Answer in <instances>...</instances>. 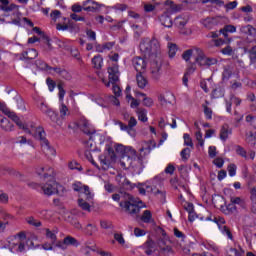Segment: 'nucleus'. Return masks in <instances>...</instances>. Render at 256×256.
I'll return each instance as SVG.
<instances>
[{"label": "nucleus", "mask_w": 256, "mask_h": 256, "mask_svg": "<svg viewBox=\"0 0 256 256\" xmlns=\"http://www.w3.org/2000/svg\"><path fill=\"white\" fill-rule=\"evenodd\" d=\"M240 33L244 35H255L256 29L251 25L240 26Z\"/></svg>", "instance_id": "4c0bfd02"}, {"label": "nucleus", "mask_w": 256, "mask_h": 256, "mask_svg": "<svg viewBox=\"0 0 256 256\" xmlns=\"http://www.w3.org/2000/svg\"><path fill=\"white\" fill-rule=\"evenodd\" d=\"M92 65L94 69H101L103 67V57L101 55H96L92 58Z\"/></svg>", "instance_id": "58836bf2"}, {"label": "nucleus", "mask_w": 256, "mask_h": 256, "mask_svg": "<svg viewBox=\"0 0 256 256\" xmlns=\"http://www.w3.org/2000/svg\"><path fill=\"white\" fill-rule=\"evenodd\" d=\"M114 147L116 153H120L122 157H135V149L131 146H123V144H112V148Z\"/></svg>", "instance_id": "a211bd4d"}, {"label": "nucleus", "mask_w": 256, "mask_h": 256, "mask_svg": "<svg viewBox=\"0 0 256 256\" xmlns=\"http://www.w3.org/2000/svg\"><path fill=\"white\" fill-rule=\"evenodd\" d=\"M194 126L197 131L195 133L196 140L198 141V145L201 147H205V140H203V133H201V129H199V123L195 122Z\"/></svg>", "instance_id": "7c9ffc66"}, {"label": "nucleus", "mask_w": 256, "mask_h": 256, "mask_svg": "<svg viewBox=\"0 0 256 256\" xmlns=\"http://www.w3.org/2000/svg\"><path fill=\"white\" fill-rule=\"evenodd\" d=\"M92 101H94V103H96L100 107H109V102L103 96H94L92 98Z\"/></svg>", "instance_id": "c9c22d12"}, {"label": "nucleus", "mask_w": 256, "mask_h": 256, "mask_svg": "<svg viewBox=\"0 0 256 256\" xmlns=\"http://www.w3.org/2000/svg\"><path fill=\"white\" fill-rule=\"evenodd\" d=\"M195 61L200 67H211V65H216L217 63V59L205 56L203 50L199 48L196 50Z\"/></svg>", "instance_id": "9b49d317"}, {"label": "nucleus", "mask_w": 256, "mask_h": 256, "mask_svg": "<svg viewBox=\"0 0 256 256\" xmlns=\"http://www.w3.org/2000/svg\"><path fill=\"white\" fill-rule=\"evenodd\" d=\"M44 233L46 235V239H49L52 243H58L59 240H57V233H59V230L57 228L54 229H49L46 228L44 229Z\"/></svg>", "instance_id": "b1692460"}, {"label": "nucleus", "mask_w": 256, "mask_h": 256, "mask_svg": "<svg viewBox=\"0 0 256 256\" xmlns=\"http://www.w3.org/2000/svg\"><path fill=\"white\" fill-rule=\"evenodd\" d=\"M136 114L138 115L139 121L142 123H147L149 118L147 117V110L145 108H137Z\"/></svg>", "instance_id": "72a5a7b5"}, {"label": "nucleus", "mask_w": 256, "mask_h": 256, "mask_svg": "<svg viewBox=\"0 0 256 256\" xmlns=\"http://www.w3.org/2000/svg\"><path fill=\"white\" fill-rule=\"evenodd\" d=\"M99 161L104 169H109L117 161V154L113 150V143L109 141L105 142L104 154L99 156Z\"/></svg>", "instance_id": "1a4fd4ad"}, {"label": "nucleus", "mask_w": 256, "mask_h": 256, "mask_svg": "<svg viewBox=\"0 0 256 256\" xmlns=\"http://www.w3.org/2000/svg\"><path fill=\"white\" fill-rule=\"evenodd\" d=\"M228 175L230 177H235L237 175V165L235 164L228 165Z\"/></svg>", "instance_id": "0e129e2a"}, {"label": "nucleus", "mask_w": 256, "mask_h": 256, "mask_svg": "<svg viewBox=\"0 0 256 256\" xmlns=\"http://www.w3.org/2000/svg\"><path fill=\"white\" fill-rule=\"evenodd\" d=\"M36 173L38 175H42L44 179L51 177L46 184L41 186V190L43 191L44 195H55V193H61V191H63V186L53 179V177H55V170L53 168L49 166L39 167L37 168Z\"/></svg>", "instance_id": "20e7f679"}, {"label": "nucleus", "mask_w": 256, "mask_h": 256, "mask_svg": "<svg viewBox=\"0 0 256 256\" xmlns=\"http://www.w3.org/2000/svg\"><path fill=\"white\" fill-rule=\"evenodd\" d=\"M201 246L205 247L208 251H213V253H219V247H217V244H215L213 241H202Z\"/></svg>", "instance_id": "cd10ccee"}, {"label": "nucleus", "mask_w": 256, "mask_h": 256, "mask_svg": "<svg viewBox=\"0 0 256 256\" xmlns=\"http://www.w3.org/2000/svg\"><path fill=\"white\" fill-rule=\"evenodd\" d=\"M153 219V215L151 214V211L145 210L142 214L141 220L143 223H151Z\"/></svg>", "instance_id": "3c124183"}, {"label": "nucleus", "mask_w": 256, "mask_h": 256, "mask_svg": "<svg viewBox=\"0 0 256 256\" xmlns=\"http://www.w3.org/2000/svg\"><path fill=\"white\" fill-rule=\"evenodd\" d=\"M137 85L140 89H145L147 87V78L142 76L141 74H138L136 76Z\"/></svg>", "instance_id": "37998d69"}, {"label": "nucleus", "mask_w": 256, "mask_h": 256, "mask_svg": "<svg viewBox=\"0 0 256 256\" xmlns=\"http://www.w3.org/2000/svg\"><path fill=\"white\" fill-rule=\"evenodd\" d=\"M187 23H189V16L185 14H182L174 19V24L179 29H183Z\"/></svg>", "instance_id": "a878e982"}, {"label": "nucleus", "mask_w": 256, "mask_h": 256, "mask_svg": "<svg viewBox=\"0 0 256 256\" xmlns=\"http://www.w3.org/2000/svg\"><path fill=\"white\" fill-rule=\"evenodd\" d=\"M97 231H99V229L97 228V226L95 224H88L84 229L85 234L90 235V236L95 235V233H97Z\"/></svg>", "instance_id": "79ce46f5"}, {"label": "nucleus", "mask_w": 256, "mask_h": 256, "mask_svg": "<svg viewBox=\"0 0 256 256\" xmlns=\"http://www.w3.org/2000/svg\"><path fill=\"white\" fill-rule=\"evenodd\" d=\"M46 115L49 117V119L53 123H57L58 125H61V122L59 121V118H58L57 114L55 113V111L50 109Z\"/></svg>", "instance_id": "864d4df0"}, {"label": "nucleus", "mask_w": 256, "mask_h": 256, "mask_svg": "<svg viewBox=\"0 0 256 256\" xmlns=\"http://www.w3.org/2000/svg\"><path fill=\"white\" fill-rule=\"evenodd\" d=\"M0 111H2V113H4L10 119H12V121L16 123L19 129H23V131H25V129L27 128V124H23V122L21 121V118H19V116H17L15 112L9 111V108H7V105H5V103L3 102H0Z\"/></svg>", "instance_id": "ddd939ff"}, {"label": "nucleus", "mask_w": 256, "mask_h": 256, "mask_svg": "<svg viewBox=\"0 0 256 256\" xmlns=\"http://www.w3.org/2000/svg\"><path fill=\"white\" fill-rule=\"evenodd\" d=\"M108 75L109 82H107L105 79H102V82L104 83V85H106V87H111L112 83V90L114 95H116V97H120L121 88L119 87V85L115 84L117 83V81H119V76L121 75V73L119 72V65L115 64L112 67H108Z\"/></svg>", "instance_id": "6e6552de"}, {"label": "nucleus", "mask_w": 256, "mask_h": 256, "mask_svg": "<svg viewBox=\"0 0 256 256\" xmlns=\"http://www.w3.org/2000/svg\"><path fill=\"white\" fill-rule=\"evenodd\" d=\"M0 23H5V14L11 11H15V9H19V7L13 3H9V0H0Z\"/></svg>", "instance_id": "dca6fc26"}, {"label": "nucleus", "mask_w": 256, "mask_h": 256, "mask_svg": "<svg viewBox=\"0 0 256 256\" xmlns=\"http://www.w3.org/2000/svg\"><path fill=\"white\" fill-rule=\"evenodd\" d=\"M222 77L224 80L231 79V77H235V74H233V68H231L230 66L225 67Z\"/></svg>", "instance_id": "09e8293b"}, {"label": "nucleus", "mask_w": 256, "mask_h": 256, "mask_svg": "<svg viewBox=\"0 0 256 256\" xmlns=\"http://www.w3.org/2000/svg\"><path fill=\"white\" fill-rule=\"evenodd\" d=\"M183 139L184 145H186V147H191L193 149V139H191V136L186 133L183 135Z\"/></svg>", "instance_id": "e2e57ef3"}, {"label": "nucleus", "mask_w": 256, "mask_h": 256, "mask_svg": "<svg viewBox=\"0 0 256 256\" xmlns=\"http://www.w3.org/2000/svg\"><path fill=\"white\" fill-rule=\"evenodd\" d=\"M161 49V44L156 38H144L140 43V51L144 55H148L150 59V69L153 79L159 80L161 77V58L158 53Z\"/></svg>", "instance_id": "f257e3e1"}, {"label": "nucleus", "mask_w": 256, "mask_h": 256, "mask_svg": "<svg viewBox=\"0 0 256 256\" xmlns=\"http://www.w3.org/2000/svg\"><path fill=\"white\" fill-rule=\"evenodd\" d=\"M39 54L35 49H29L21 54L20 59H36Z\"/></svg>", "instance_id": "f704fd0d"}, {"label": "nucleus", "mask_w": 256, "mask_h": 256, "mask_svg": "<svg viewBox=\"0 0 256 256\" xmlns=\"http://www.w3.org/2000/svg\"><path fill=\"white\" fill-rule=\"evenodd\" d=\"M72 189L73 191L78 193V199L81 197H86L89 194H93V191H91V188H89V186L81 182H74L72 184Z\"/></svg>", "instance_id": "f3484780"}, {"label": "nucleus", "mask_w": 256, "mask_h": 256, "mask_svg": "<svg viewBox=\"0 0 256 256\" xmlns=\"http://www.w3.org/2000/svg\"><path fill=\"white\" fill-rule=\"evenodd\" d=\"M230 256H245V250L240 246L238 248H230L229 250Z\"/></svg>", "instance_id": "c03bdc74"}, {"label": "nucleus", "mask_w": 256, "mask_h": 256, "mask_svg": "<svg viewBox=\"0 0 256 256\" xmlns=\"http://www.w3.org/2000/svg\"><path fill=\"white\" fill-rule=\"evenodd\" d=\"M56 245L57 243H53L52 241L46 242L42 244V249H44V251H56V249H59Z\"/></svg>", "instance_id": "8fccbe9b"}, {"label": "nucleus", "mask_w": 256, "mask_h": 256, "mask_svg": "<svg viewBox=\"0 0 256 256\" xmlns=\"http://www.w3.org/2000/svg\"><path fill=\"white\" fill-rule=\"evenodd\" d=\"M95 199V194H88L87 196H83L78 198V206L82 211H87L88 213H91V207H93Z\"/></svg>", "instance_id": "2eb2a0df"}, {"label": "nucleus", "mask_w": 256, "mask_h": 256, "mask_svg": "<svg viewBox=\"0 0 256 256\" xmlns=\"http://www.w3.org/2000/svg\"><path fill=\"white\" fill-rule=\"evenodd\" d=\"M50 73L52 75H58L59 77H62V79H65L66 81H71V73L69 71L63 69V68H54L50 69Z\"/></svg>", "instance_id": "412c9836"}, {"label": "nucleus", "mask_w": 256, "mask_h": 256, "mask_svg": "<svg viewBox=\"0 0 256 256\" xmlns=\"http://www.w3.org/2000/svg\"><path fill=\"white\" fill-rule=\"evenodd\" d=\"M26 222L28 223V225H32L33 227H41V222L33 217H27Z\"/></svg>", "instance_id": "69168bd1"}, {"label": "nucleus", "mask_w": 256, "mask_h": 256, "mask_svg": "<svg viewBox=\"0 0 256 256\" xmlns=\"http://www.w3.org/2000/svg\"><path fill=\"white\" fill-rule=\"evenodd\" d=\"M7 247L11 253H24V251H27V248L31 246H29V239H27L25 232H20L14 236L8 237Z\"/></svg>", "instance_id": "39448f33"}, {"label": "nucleus", "mask_w": 256, "mask_h": 256, "mask_svg": "<svg viewBox=\"0 0 256 256\" xmlns=\"http://www.w3.org/2000/svg\"><path fill=\"white\" fill-rule=\"evenodd\" d=\"M132 65L137 73H145V70L147 69V62L141 57L133 58Z\"/></svg>", "instance_id": "6ab92c4d"}, {"label": "nucleus", "mask_w": 256, "mask_h": 256, "mask_svg": "<svg viewBox=\"0 0 256 256\" xmlns=\"http://www.w3.org/2000/svg\"><path fill=\"white\" fill-rule=\"evenodd\" d=\"M236 105V106H239L241 105V99L235 97V96H232L230 98V102L226 101V110L228 113H231V105Z\"/></svg>", "instance_id": "e433bc0d"}, {"label": "nucleus", "mask_w": 256, "mask_h": 256, "mask_svg": "<svg viewBox=\"0 0 256 256\" xmlns=\"http://www.w3.org/2000/svg\"><path fill=\"white\" fill-rule=\"evenodd\" d=\"M197 50H199V48H194V49H188L186 51H184L182 53V59L184 61H190L191 60V57H197Z\"/></svg>", "instance_id": "c85d7f7f"}, {"label": "nucleus", "mask_w": 256, "mask_h": 256, "mask_svg": "<svg viewBox=\"0 0 256 256\" xmlns=\"http://www.w3.org/2000/svg\"><path fill=\"white\" fill-rule=\"evenodd\" d=\"M137 96L143 97L142 103L144 107H153V105L155 104V101H153V98L148 97L147 94L145 93H138Z\"/></svg>", "instance_id": "2f4dec72"}, {"label": "nucleus", "mask_w": 256, "mask_h": 256, "mask_svg": "<svg viewBox=\"0 0 256 256\" xmlns=\"http://www.w3.org/2000/svg\"><path fill=\"white\" fill-rule=\"evenodd\" d=\"M68 168L69 169H71L72 171L73 170H77V171H83V167H81L80 165H79V163L77 162V161H75V160H72V161H70L69 163H68Z\"/></svg>", "instance_id": "13d9d810"}, {"label": "nucleus", "mask_w": 256, "mask_h": 256, "mask_svg": "<svg viewBox=\"0 0 256 256\" xmlns=\"http://www.w3.org/2000/svg\"><path fill=\"white\" fill-rule=\"evenodd\" d=\"M59 111L61 119H64L67 117V115H69V108L63 102H60Z\"/></svg>", "instance_id": "49530a36"}, {"label": "nucleus", "mask_w": 256, "mask_h": 256, "mask_svg": "<svg viewBox=\"0 0 256 256\" xmlns=\"http://www.w3.org/2000/svg\"><path fill=\"white\" fill-rule=\"evenodd\" d=\"M50 18H51L52 23H57L59 21V19H61V11L53 10L50 13Z\"/></svg>", "instance_id": "5fc2aeb1"}, {"label": "nucleus", "mask_w": 256, "mask_h": 256, "mask_svg": "<svg viewBox=\"0 0 256 256\" xmlns=\"http://www.w3.org/2000/svg\"><path fill=\"white\" fill-rule=\"evenodd\" d=\"M151 143L144 142L142 148L140 149V156L137 157V151H135V155L132 156H122L119 161V165L122 169L131 171L133 175H141L143 173V169H145V162L143 158L147 157L149 153H151Z\"/></svg>", "instance_id": "f03ea898"}, {"label": "nucleus", "mask_w": 256, "mask_h": 256, "mask_svg": "<svg viewBox=\"0 0 256 256\" xmlns=\"http://www.w3.org/2000/svg\"><path fill=\"white\" fill-rule=\"evenodd\" d=\"M62 21H64L63 24L58 23L56 25L57 31H67V29H69V25L67 24V23H69V18L63 17Z\"/></svg>", "instance_id": "a18cd8bd"}, {"label": "nucleus", "mask_w": 256, "mask_h": 256, "mask_svg": "<svg viewBox=\"0 0 256 256\" xmlns=\"http://www.w3.org/2000/svg\"><path fill=\"white\" fill-rule=\"evenodd\" d=\"M202 25L206 29H213V27H215V18H206L202 20Z\"/></svg>", "instance_id": "de8ad7c7"}, {"label": "nucleus", "mask_w": 256, "mask_h": 256, "mask_svg": "<svg viewBox=\"0 0 256 256\" xmlns=\"http://www.w3.org/2000/svg\"><path fill=\"white\" fill-rule=\"evenodd\" d=\"M172 244H173V241L171 240V238L167 235H164L163 238L160 239L158 242L160 253L166 256L173 255L174 251H173V246H171Z\"/></svg>", "instance_id": "f8f14e48"}, {"label": "nucleus", "mask_w": 256, "mask_h": 256, "mask_svg": "<svg viewBox=\"0 0 256 256\" xmlns=\"http://www.w3.org/2000/svg\"><path fill=\"white\" fill-rule=\"evenodd\" d=\"M118 125L121 131H127L128 133H131V131H133V127L137 126V119L135 117H130L128 125H125L122 122H118Z\"/></svg>", "instance_id": "4be33fe9"}, {"label": "nucleus", "mask_w": 256, "mask_h": 256, "mask_svg": "<svg viewBox=\"0 0 256 256\" xmlns=\"http://www.w3.org/2000/svg\"><path fill=\"white\" fill-rule=\"evenodd\" d=\"M38 109H40L42 113H45V115L48 113V111L51 110V108H49V106L47 105V103H45L44 100H42L40 105H38Z\"/></svg>", "instance_id": "338daca9"}, {"label": "nucleus", "mask_w": 256, "mask_h": 256, "mask_svg": "<svg viewBox=\"0 0 256 256\" xmlns=\"http://www.w3.org/2000/svg\"><path fill=\"white\" fill-rule=\"evenodd\" d=\"M119 206L125 213H128L129 215H137L143 207H145V204H143V201H141L139 198L133 197L130 194H126V200L120 201Z\"/></svg>", "instance_id": "423d86ee"}, {"label": "nucleus", "mask_w": 256, "mask_h": 256, "mask_svg": "<svg viewBox=\"0 0 256 256\" xmlns=\"http://www.w3.org/2000/svg\"><path fill=\"white\" fill-rule=\"evenodd\" d=\"M114 239L119 243V245H122V247H125V238L123 237V233L116 232L114 233Z\"/></svg>", "instance_id": "4d7b16f0"}, {"label": "nucleus", "mask_w": 256, "mask_h": 256, "mask_svg": "<svg viewBox=\"0 0 256 256\" xmlns=\"http://www.w3.org/2000/svg\"><path fill=\"white\" fill-rule=\"evenodd\" d=\"M230 203L234 205H239V207H245V200L241 197H231L230 198Z\"/></svg>", "instance_id": "603ef678"}, {"label": "nucleus", "mask_w": 256, "mask_h": 256, "mask_svg": "<svg viewBox=\"0 0 256 256\" xmlns=\"http://www.w3.org/2000/svg\"><path fill=\"white\" fill-rule=\"evenodd\" d=\"M188 209H189L188 220L191 223H193V221H195L197 219V214L195 212H193V204H189Z\"/></svg>", "instance_id": "bf43d9fd"}, {"label": "nucleus", "mask_w": 256, "mask_h": 256, "mask_svg": "<svg viewBox=\"0 0 256 256\" xmlns=\"http://www.w3.org/2000/svg\"><path fill=\"white\" fill-rule=\"evenodd\" d=\"M105 145L107 140H105V135L101 132L90 133L89 140L86 143L88 151H101V145Z\"/></svg>", "instance_id": "9d476101"}, {"label": "nucleus", "mask_w": 256, "mask_h": 256, "mask_svg": "<svg viewBox=\"0 0 256 256\" xmlns=\"http://www.w3.org/2000/svg\"><path fill=\"white\" fill-rule=\"evenodd\" d=\"M159 21L161 25H163L164 27H168V29L173 27V20L171 19V14L169 12H164L159 17Z\"/></svg>", "instance_id": "5701e85b"}, {"label": "nucleus", "mask_w": 256, "mask_h": 256, "mask_svg": "<svg viewBox=\"0 0 256 256\" xmlns=\"http://www.w3.org/2000/svg\"><path fill=\"white\" fill-rule=\"evenodd\" d=\"M246 122L250 123L254 129H256V116L248 115L246 116Z\"/></svg>", "instance_id": "774afa93"}, {"label": "nucleus", "mask_w": 256, "mask_h": 256, "mask_svg": "<svg viewBox=\"0 0 256 256\" xmlns=\"http://www.w3.org/2000/svg\"><path fill=\"white\" fill-rule=\"evenodd\" d=\"M215 223H217L221 233H223L224 235H226V237H228L231 241H233V234H231V231L229 230V228H227V226H225V218H215Z\"/></svg>", "instance_id": "aec40b11"}, {"label": "nucleus", "mask_w": 256, "mask_h": 256, "mask_svg": "<svg viewBox=\"0 0 256 256\" xmlns=\"http://www.w3.org/2000/svg\"><path fill=\"white\" fill-rule=\"evenodd\" d=\"M85 5L88 6L83 8L84 11H99V9H101V4L93 0H87L86 2H84V6Z\"/></svg>", "instance_id": "bb28decb"}, {"label": "nucleus", "mask_w": 256, "mask_h": 256, "mask_svg": "<svg viewBox=\"0 0 256 256\" xmlns=\"http://www.w3.org/2000/svg\"><path fill=\"white\" fill-rule=\"evenodd\" d=\"M224 92L221 87H218L212 91V97L213 99H219L220 97H223Z\"/></svg>", "instance_id": "680f3d73"}, {"label": "nucleus", "mask_w": 256, "mask_h": 256, "mask_svg": "<svg viewBox=\"0 0 256 256\" xmlns=\"http://www.w3.org/2000/svg\"><path fill=\"white\" fill-rule=\"evenodd\" d=\"M164 5L167 6L166 13H169L170 15L171 13H177V11H181V5L175 4V2L172 0H166Z\"/></svg>", "instance_id": "393cba45"}, {"label": "nucleus", "mask_w": 256, "mask_h": 256, "mask_svg": "<svg viewBox=\"0 0 256 256\" xmlns=\"http://www.w3.org/2000/svg\"><path fill=\"white\" fill-rule=\"evenodd\" d=\"M177 51H179L177 44L168 43V55H169L170 59H173V57H175V55H177Z\"/></svg>", "instance_id": "ea45409f"}, {"label": "nucleus", "mask_w": 256, "mask_h": 256, "mask_svg": "<svg viewBox=\"0 0 256 256\" xmlns=\"http://www.w3.org/2000/svg\"><path fill=\"white\" fill-rule=\"evenodd\" d=\"M237 27L234 25H226L223 29L220 30V33L224 36L227 37V33H236Z\"/></svg>", "instance_id": "a19ab883"}, {"label": "nucleus", "mask_w": 256, "mask_h": 256, "mask_svg": "<svg viewBox=\"0 0 256 256\" xmlns=\"http://www.w3.org/2000/svg\"><path fill=\"white\" fill-rule=\"evenodd\" d=\"M159 185H161V178L156 176L153 179L146 181L144 184L139 185L138 191L140 195L152 193V195H160L161 199H165V192L157 188Z\"/></svg>", "instance_id": "0eeeda50"}, {"label": "nucleus", "mask_w": 256, "mask_h": 256, "mask_svg": "<svg viewBox=\"0 0 256 256\" xmlns=\"http://www.w3.org/2000/svg\"><path fill=\"white\" fill-rule=\"evenodd\" d=\"M245 139L250 145H255L256 134L252 131H248Z\"/></svg>", "instance_id": "6e6d98bb"}, {"label": "nucleus", "mask_w": 256, "mask_h": 256, "mask_svg": "<svg viewBox=\"0 0 256 256\" xmlns=\"http://www.w3.org/2000/svg\"><path fill=\"white\" fill-rule=\"evenodd\" d=\"M16 105L20 111H26L27 108L25 107V101L21 97H16Z\"/></svg>", "instance_id": "052dcab7"}, {"label": "nucleus", "mask_w": 256, "mask_h": 256, "mask_svg": "<svg viewBox=\"0 0 256 256\" xmlns=\"http://www.w3.org/2000/svg\"><path fill=\"white\" fill-rule=\"evenodd\" d=\"M36 66L38 67V69H40L41 71H46V73H49V75H53V72H51V69H55L51 66H49V64L45 63L42 60H37L36 61Z\"/></svg>", "instance_id": "c756f323"}, {"label": "nucleus", "mask_w": 256, "mask_h": 256, "mask_svg": "<svg viewBox=\"0 0 256 256\" xmlns=\"http://www.w3.org/2000/svg\"><path fill=\"white\" fill-rule=\"evenodd\" d=\"M230 135H231V128H229V125L227 124L223 125L220 131L221 141H225L226 139H229Z\"/></svg>", "instance_id": "473e14b6"}, {"label": "nucleus", "mask_w": 256, "mask_h": 256, "mask_svg": "<svg viewBox=\"0 0 256 256\" xmlns=\"http://www.w3.org/2000/svg\"><path fill=\"white\" fill-rule=\"evenodd\" d=\"M28 135L34 137L38 141H41L42 151L49 158L55 157L57 155V151L55 148L49 145V141L45 138V130L43 127L37 125L35 122L26 123V128L24 130Z\"/></svg>", "instance_id": "7ed1b4c3"}, {"label": "nucleus", "mask_w": 256, "mask_h": 256, "mask_svg": "<svg viewBox=\"0 0 256 256\" xmlns=\"http://www.w3.org/2000/svg\"><path fill=\"white\" fill-rule=\"evenodd\" d=\"M81 243L79 240L73 236H66L63 240H58L56 247L61 249V251H67L68 247H79Z\"/></svg>", "instance_id": "4468645a"}]
</instances>
